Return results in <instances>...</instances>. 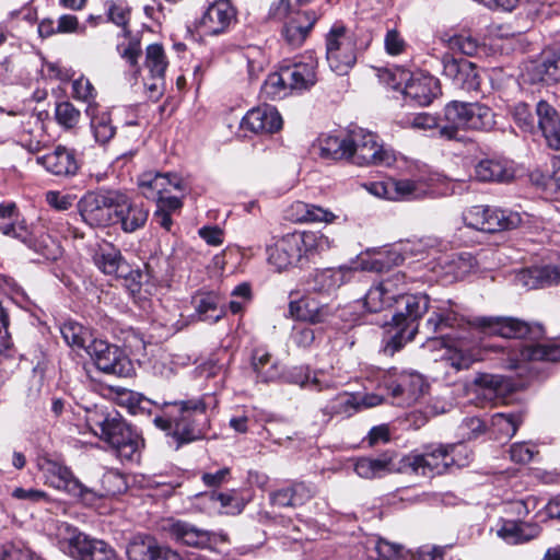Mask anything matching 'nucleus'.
Segmentation results:
<instances>
[{
  "label": "nucleus",
  "instance_id": "f257e3e1",
  "mask_svg": "<svg viewBox=\"0 0 560 560\" xmlns=\"http://www.w3.org/2000/svg\"><path fill=\"white\" fill-rule=\"evenodd\" d=\"M464 326L463 317L451 308L450 303L432 306V314L424 325L429 335H441V345L444 348L442 359L456 371L466 370L479 360V351L472 340L459 332L444 335L448 328L462 329Z\"/></svg>",
  "mask_w": 560,
  "mask_h": 560
},
{
  "label": "nucleus",
  "instance_id": "f03ea898",
  "mask_svg": "<svg viewBox=\"0 0 560 560\" xmlns=\"http://www.w3.org/2000/svg\"><path fill=\"white\" fill-rule=\"evenodd\" d=\"M138 186L143 197L156 202L153 215L156 223L170 231L171 215L183 207V199L189 191L187 180L173 172L147 171L138 177Z\"/></svg>",
  "mask_w": 560,
  "mask_h": 560
},
{
  "label": "nucleus",
  "instance_id": "7ed1b4c3",
  "mask_svg": "<svg viewBox=\"0 0 560 560\" xmlns=\"http://www.w3.org/2000/svg\"><path fill=\"white\" fill-rule=\"evenodd\" d=\"M164 407L163 415L153 422L173 439L176 448L205 436L209 418L203 399L164 402Z\"/></svg>",
  "mask_w": 560,
  "mask_h": 560
},
{
  "label": "nucleus",
  "instance_id": "20e7f679",
  "mask_svg": "<svg viewBox=\"0 0 560 560\" xmlns=\"http://www.w3.org/2000/svg\"><path fill=\"white\" fill-rule=\"evenodd\" d=\"M332 241L319 231L293 232L268 247V262L277 271L303 268L313 257L331 248Z\"/></svg>",
  "mask_w": 560,
  "mask_h": 560
},
{
  "label": "nucleus",
  "instance_id": "39448f33",
  "mask_svg": "<svg viewBox=\"0 0 560 560\" xmlns=\"http://www.w3.org/2000/svg\"><path fill=\"white\" fill-rule=\"evenodd\" d=\"M88 423L106 442L121 462H136L140 457L141 436L117 412H89Z\"/></svg>",
  "mask_w": 560,
  "mask_h": 560
},
{
  "label": "nucleus",
  "instance_id": "423d86ee",
  "mask_svg": "<svg viewBox=\"0 0 560 560\" xmlns=\"http://www.w3.org/2000/svg\"><path fill=\"white\" fill-rule=\"evenodd\" d=\"M468 451L463 444H430L422 453L412 452L402 456L405 474L433 477L444 474L450 467L468 465Z\"/></svg>",
  "mask_w": 560,
  "mask_h": 560
},
{
  "label": "nucleus",
  "instance_id": "0eeeda50",
  "mask_svg": "<svg viewBox=\"0 0 560 560\" xmlns=\"http://www.w3.org/2000/svg\"><path fill=\"white\" fill-rule=\"evenodd\" d=\"M397 312L393 315V325L397 329L386 342L384 353L393 355L400 350L407 341L413 339L418 331V320L430 307L427 294H406L395 302Z\"/></svg>",
  "mask_w": 560,
  "mask_h": 560
},
{
  "label": "nucleus",
  "instance_id": "6e6552de",
  "mask_svg": "<svg viewBox=\"0 0 560 560\" xmlns=\"http://www.w3.org/2000/svg\"><path fill=\"white\" fill-rule=\"evenodd\" d=\"M444 117L447 125L441 127L439 132L448 140L456 139L459 129L488 131L495 124L492 109L477 102L452 101L444 108Z\"/></svg>",
  "mask_w": 560,
  "mask_h": 560
},
{
  "label": "nucleus",
  "instance_id": "1a4fd4ad",
  "mask_svg": "<svg viewBox=\"0 0 560 560\" xmlns=\"http://www.w3.org/2000/svg\"><path fill=\"white\" fill-rule=\"evenodd\" d=\"M125 203V194L119 190H95L81 197L78 210L89 226L106 228L116 223L115 210Z\"/></svg>",
  "mask_w": 560,
  "mask_h": 560
},
{
  "label": "nucleus",
  "instance_id": "9d476101",
  "mask_svg": "<svg viewBox=\"0 0 560 560\" xmlns=\"http://www.w3.org/2000/svg\"><path fill=\"white\" fill-rule=\"evenodd\" d=\"M60 549L75 560H116L115 550L105 541L91 538L63 523L58 528Z\"/></svg>",
  "mask_w": 560,
  "mask_h": 560
},
{
  "label": "nucleus",
  "instance_id": "9b49d317",
  "mask_svg": "<svg viewBox=\"0 0 560 560\" xmlns=\"http://www.w3.org/2000/svg\"><path fill=\"white\" fill-rule=\"evenodd\" d=\"M326 60L332 72L346 75L357 62L353 36L342 25H334L326 35Z\"/></svg>",
  "mask_w": 560,
  "mask_h": 560
},
{
  "label": "nucleus",
  "instance_id": "f8f14e48",
  "mask_svg": "<svg viewBox=\"0 0 560 560\" xmlns=\"http://www.w3.org/2000/svg\"><path fill=\"white\" fill-rule=\"evenodd\" d=\"M349 159L357 165L390 166L396 158L393 150L377 142V136L364 129H354L350 132Z\"/></svg>",
  "mask_w": 560,
  "mask_h": 560
},
{
  "label": "nucleus",
  "instance_id": "ddd939ff",
  "mask_svg": "<svg viewBox=\"0 0 560 560\" xmlns=\"http://www.w3.org/2000/svg\"><path fill=\"white\" fill-rule=\"evenodd\" d=\"M463 221L470 229L494 233L517 228L522 218L518 212L511 210L489 206H472L463 212Z\"/></svg>",
  "mask_w": 560,
  "mask_h": 560
},
{
  "label": "nucleus",
  "instance_id": "4468645a",
  "mask_svg": "<svg viewBox=\"0 0 560 560\" xmlns=\"http://www.w3.org/2000/svg\"><path fill=\"white\" fill-rule=\"evenodd\" d=\"M366 188L378 198L395 201L423 199L432 194V186L424 177L388 178L384 182L371 183Z\"/></svg>",
  "mask_w": 560,
  "mask_h": 560
},
{
  "label": "nucleus",
  "instance_id": "2eb2a0df",
  "mask_svg": "<svg viewBox=\"0 0 560 560\" xmlns=\"http://www.w3.org/2000/svg\"><path fill=\"white\" fill-rule=\"evenodd\" d=\"M98 370L117 376H131L133 366L128 357L116 346L101 339H93L86 350Z\"/></svg>",
  "mask_w": 560,
  "mask_h": 560
},
{
  "label": "nucleus",
  "instance_id": "dca6fc26",
  "mask_svg": "<svg viewBox=\"0 0 560 560\" xmlns=\"http://www.w3.org/2000/svg\"><path fill=\"white\" fill-rule=\"evenodd\" d=\"M43 469L47 482L54 488L79 498L86 505H93L96 502L98 494L94 489L85 487L68 467L49 460L45 463Z\"/></svg>",
  "mask_w": 560,
  "mask_h": 560
},
{
  "label": "nucleus",
  "instance_id": "f3484780",
  "mask_svg": "<svg viewBox=\"0 0 560 560\" xmlns=\"http://www.w3.org/2000/svg\"><path fill=\"white\" fill-rule=\"evenodd\" d=\"M477 324L487 332L503 338H528L536 341L545 332L540 324H529L514 317H481L477 319Z\"/></svg>",
  "mask_w": 560,
  "mask_h": 560
},
{
  "label": "nucleus",
  "instance_id": "a211bd4d",
  "mask_svg": "<svg viewBox=\"0 0 560 560\" xmlns=\"http://www.w3.org/2000/svg\"><path fill=\"white\" fill-rule=\"evenodd\" d=\"M442 62L443 74L455 88L466 92L479 90L481 78L475 63L465 59H455L448 54L443 56Z\"/></svg>",
  "mask_w": 560,
  "mask_h": 560
},
{
  "label": "nucleus",
  "instance_id": "6ab92c4d",
  "mask_svg": "<svg viewBox=\"0 0 560 560\" xmlns=\"http://www.w3.org/2000/svg\"><path fill=\"white\" fill-rule=\"evenodd\" d=\"M400 78L406 80L402 93L416 105L428 106L440 93V82L436 78L425 73L400 71Z\"/></svg>",
  "mask_w": 560,
  "mask_h": 560
},
{
  "label": "nucleus",
  "instance_id": "aec40b11",
  "mask_svg": "<svg viewBox=\"0 0 560 560\" xmlns=\"http://www.w3.org/2000/svg\"><path fill=\"white\" fill-rule=\"evenodd\" d=\"M530 361H560V345L518 342L509 354L508 368L518 370Z\"/></svg>",
  "mask_w": 560,
  "mask_h": 560
},
{
  "label": "nucleus",
  "instance_id": "412c9836",
  "mask_svg": "<svg viewBox=\"0 0 560 560\" xmlns=\"http://www.w3.org/2000/svg\"><path fill=\"white\" fill-rule=\"evenodd\" d=\"M163 529L177 542L195 548L209 547L212 542L217 541L218 536L191 523L175 518L166 520Z\"/></svg>",
  "mask_w": 560,
  "mask_h": 560
},
{
  "label": "nucleus",
  "instance_id": "4be33fe9",
  "mask_svg": "<svg viewBox=\"0 0 560 560\" xmlns=\"http://www.w3.org/2000/svg\"><path fill=\"white\" fill-rule=\"evenodd\" d=\"M236 20V11L229 0H215L206 9L198 27L205 35L225 33Z\"/></svg>",
  "mask_w": 560,
  "mask_h": 560
},
{
  "label": "nucleus",
  "instance_id": "5701e85b",
  "mask_svg": "<svg viewBox=\"0 0 560 560\" xmlns=\"http://www.w3.org/2000/svg\"><path fill=\"white\" fill-rule=\"evenodd\" d=\"M354 471L361 478H380L387 474H404L402 456L400 458L393 452H385L378 457H360L355 460Z\"/></svg>",
  "mask_w": 560,
  "mask_h": 560
},
{
  "label": "nucleus",
  "instance_id": "b1692460",
  "mask_svg": "<svg viewBox=\"0 0 560 560\" xmlns=\"http://www.w3.org/2000/svg\"><path fill=\"white\" fill-rule=\"evenodd\" d=\"M242 126L255 133H273L281 129L282 118L275 107L262 105L248 110Z\"/></svg>",
  "mask_w": 560,
  "mask_h": 560
},
{
  "label": "nucleus",
  "instance_id": "393cba45",
  "mask_svg": "<svg viewBox=\"0 0 560 560\" xmlns=\"http://www.w3.org/2000/svg\"><path fill=\"white\" fill-rule=\"evenodd\" d=\"M320 15L322 13L312 9L298 12L294 18L284 22L281 32L283 38L291 46H301Z\"/></svg>",
  "mask_w": 560,
  "mask_h": 560
},
{
  "label": "nucleus",
  "instance_id": "a878e982",
  "mask_svg": "<svg viewBox=\"0 0 560 560\" xmlns=\"http://www.w3.org/2000/svg\"><path fill=\"white\" fill-rule=\"evenodd\" d=\"M516 281L522 287L533 290L560 284V262L534 266L522 270Z\"/></svg>",
  "mask_w": 560,
  "mask_h": 560
},
{
  "label": "nucleus",
  "instance_id": "bb28decb",
  "mask_svg": "<svg viewBox=\"0 0 560 560\" xmlns=\"http://www.w3.org/2000/svg\"><path fill=\"white\" fill-rule=\"evenodd\" d=\"M474 177L483 183H505L514 177V168L502 158H485L476 162Z\"/></svg>",
  "mask_w": 560,
  "mask_h": 560
},
{
  "label": "nucleus",
  "instance_id": "cd10ccee",
  "mask_svg": "<svg viewBox=\"0 0 560 560\" xmlns=\"http://www.w3.org/2000/svg\"><path fill=\"white\" fill-rule=\"evenodd\" d=\"M37 163L56 176H73L79 170L74 152L66 147L58 145L52 152L36 159Z\"/></svg>",
  "mask_w": 560,
  "mask_h": 560
},
{
  "label": "nucleus",
  "instance_id": "c85d7f7f",
  "mask_svg": "<svg viewBox=\"0 0 560 560\" xmlns=\"http://www.w3.org/2000/svg\"><path fill=\"white\" fill-rule=\"evenodd\" d=\"M283 69L284 78L289 80V86L292 91L307 90L317 81V60L313 56L303 57L301 61L294 62Z\"/></svg>",
  "mask_w": 560,
  "mask_h": 560
},
{
  "label": "nucleus",
  "instance_id": "c756f323",
  "mask_svg": "<svg viewBox=\"0 0 560 560\" xmlns=\"http://www.w3.org/2000/svg\"><path fill=\"white\" fill-rule=\"evenodd\" d=\"M289 314L298 320L318 324L331 316V310L328 305L320 304L314 298L303 296L299 300L290 301Z\"/></svg>",
  "mask_w": 560,
  "mask_h": 560
},
{
  "label": "nucleus",
  "instance_id": "7c9ffc66",
  "mask_svg": "<svg viewBox=\"0 0 560 560\" xmlns=\"http://www.w3.org/2000/svg\"><path fill=\"white\" fill-rule=\"evenodd\" d=\"M354 269L348 266L316 270L312 276L311 288L319 293H332L351 280Z\"/></svg>",
  "mask_w": 560,
  "mask_h": 560
},
{
  "label": "nucleus",
  "instance_id": "2f4dec72",
  "mask_svg": "<svg viewBox=\"0 0 560 560\" xmlns=\"http://www.w3.org/2000/svg\"><path fill=\"white\" fill-rule=\"evenodd\" d=\"M93 260L103 273L115 278L124 276L128 271V262L121 256L120 250L110 243L98 244Z\"/></svg>",
  "mask_w": 560,
  "mask_h": 560
},
{
  "label": "nucleus",
  "instance_id": "473e14b6",
  "mask_svg": "<svg viewBox=\"0 0 560 560\" xmlns=\"http://www.w3.org/2000/svg\"><path fill=\"white\" fill-rule=\"evenodd\" d=\"M538 126L549 148L560 150V116L546 101H539L536 106Z\"/></svg>",
  "mask_w": 560,
  "mask_h": 560
},
{
  "label": "nucleus",
  "instance_id": "72a5a7b5",
  "mask_svg": "<svg viewBox=\"0 0 560 560\" xmlns=\"http://www.w3.org/2000/svg\"><path fill=\"white\" fill-rule=\"evenodd\" d=\"M250 365L259 382H276L282 376L279 361L265 348L253 350Z\"/></svg>",
  "mask_w": 560,
  "mask_h": 560
},
{
  "label": "nucleus",
  "instance_id": "f704fd0d",
  "mask_svg": "<svg viewBox=\"0 0 560 560\" xmlns=\"http://www.w3.org/2000/svg\"><path fill=\"white\" fill-rule=\"evenodd\" d=\"M423 380L419 374L402 373L396 380L389 377L385 381V386L393 398L404 397L411 401L419 397L423 388Z\"/></svg>",
  "mask_w": 560,
  "mask_h": 560
},
{
  "label": "nucleus",
  "instance_id": "c9c22d12",
  "mask_svg": "<svg viewBox=\"0 0 560 560\" xmlns=\"http://www.w3.org/2000/svg\"><path fill=\"white\" fill-rule=\"evenodd\" d=\"M126 203L115 210L116 222L127 233H132L142 228L149 215V211L141 203L132 202L125 194Z\"/></svg>",
  "mask_w": 560,
  "mask_h": 560
},
{
  "label": "nucleus",
  "instance_id": "e433bc0d",
  "mask_svg": "<svg viewBox=\"0 0 560 560\" xmlns=\"http://www.w3.org/2000/svg\"><path fill=\"white\" fill-rule=\"evenodd\" d=\"M198 318L202 322L211 324L220 320L225 310L221 303L220 296L214 292H200L197 293L191 301Z\"/></svg>",
  "mask_w": 560,
  "mask_h": 560
},
{
  "label": "nucleus",
  "instance_id": "4c0bfd02",
  "mask_svg": "<svg viewBox=\"0 0 560 560\" xmlns=\"http://www.w3.org/2000/svg\"><path fill=\"white\" fill-rule=\"evenodd\" d=\"M0 233L16 240L27 236V225L14 202L0 203Z\"/></svg>",
  "mask_w": 560,
  "mask_h": 560
},
{
  "label": "nucleus",
  "instance_id": "58836bf2",
  "mask_svg": "<svg viewBox=\"0 0 560 560\" xmlns=\"http://www.w3.org/2000/svg\"><path fill=\"white\" fill-rule=\"evenodd\" d=\"M19 241L45 259L55 260L61 255L59 243L44 231L31 232L27 230V236L19 238Z\"/></svg>",
  "mask_w": 560,
  "mask_h": 560
},
{
  "label": "nucleus",
  "instance_id": "ea45409f",
  "mask_svg": "<svg viewBox=\"0 0 560 560\" xmlns=\"http://www.w3.org/2000/svg\"><path fill=\"white\" fill-rule=\"evenodd\" d=\"M18 141L31 153H36L44 148L46 135L38 117L32 116L23 124Z\"/></svg>",
  "mask_w": 560,
  "mask_h": 560
},
{
  "label": "nucleus",
  "instance_id": "a19ab883",
  "mask_svg": "<svg viewBox=\"0 0 560 560\" xmlns=\"http://www.w3.org/2000/svg\"><path fill=\"white\" fill-rule=\"evenodd\" d=\"M85 113L91 119L95 140L101 144L107 143L116 133L109 113L100 112L97 104L88 105Z\"/></svg>",
  "mask_w": 560,
  "mask_h": 560
},
{
  "label": "nucleus",
  "instance_id": "79ce46f5",
  "mask_svg": "<svg viewBox=\"0 0 560 560\" xmlns=\"http://www.w3.org/2000/svg\"><path fill=\"white\" fill-rule=\"evenodd\" d=\"M439 39L450 50L470 57L475 56L480 47L479 40L466 31L442 32L439 34Z\"/></svg>",
  "mask_w": 560,
  "mask_h": 560
},
{
  "label": "nucleus",
  "instance_id": "37998d69",
  "mask_svg": "<svg viewBox=\"0 0 560 560\" xmlns=\"http://www.w3.org/2000/svg\"><path fill=\"white\" fill-rule=\"evenodd\" d=\"M281 377L289 383L315 390H323L331 386V384L326 380L324 373L316 372L311 375V372L305 366H294L285 373L282 372Z\"/></svg>",
  "mask_w": 560,
  "mask_h": 560
},
{
  "label": "nucleus",
  "instance_id": "c03bdc74",
  "mask_svg": "<svg viewBox=\"0 0 560 560\" xmlns=\"http://www.w3.org/2000/svg\"><path fill=\"white\" fill-rule=\"evenodd\" d=\"M318 154L326 160L349 159L350 135L343 138L331 135L319 138Z\"/></svg>",
  "mask_w": 560,
  "mask_h": 560
},
{
  "label": "nucleus",
  "instance_id": "a18cd8bd",
  "mask_svg": "<svg viewBox=\"0 0 560 560\" xmlns=\"http://www.w3.org/2000/svg\"><path fill=\"white\" fill-rule=\"evenodd\" d=\"M366 549L374 552L371 558L377 560H408L409 557L408 551L402 546L377 537L368 539Z\"/></svg>",
  "mask_w": 560,
  "mask_h": 560
},
{
  "label": "nucleus",
  "instance_id": "49530a36",
  "mask_svg": "<svg viewBox=\"0 0 560 560\" xmlns=\"http://www.w3.org/2000/svg\"><path fill=\"white\" fill-rule=\"evenodd\" d=\"M538 533L539 528L536 525L517 523L513 521L504 522L502 527L498 530L499 536L509 544H520L527 541L536 537Z\"/></svg>",
  "mask_w": 560,
  "mask_h": 560
},
{
  "label": "nucleus",
  "instance_id": "de8ad7c7",
  "mask_svg": "<svg viewBox=\"0 0 560 560\" xmlns=\"http://www.w3.org/2000/svg\"><path fill=\"white\" fill-rule=\"evenodd\" d=\"M60 334L68 346L74 349L88 350L91 340L90 331L81 324L68 320L60 326Z\"/></svg>",
  "mask_w": 560,
  "mask_h": 560
},
{
  "label": "nucleus",
  "instance_id": "09e8293b",
  "mask_svg": "<svg viewBox=\"0 0 560 560\" xmlns=\"http://www.w3.org/2000/svg\"><path fill=\"white\" fill-rule=\"evenodd\" d=\"M358 401L355 394L340 393L323 408V413L350 417L358 411Z\"/></svg>",
  "mask_w": 560,
  "mask_h": 560
},
{
  "label": "nucleus",
  "instance_id": "8fccbe9b",
  "mask_svg": "<svg viewBox=\"0 0 560 560\" xmlns=\"http://www.w3.org/2000/svg\"><path fill=\"white\" fill-rule=\"evenodd\" d=\"M477 266L476 258L470 253L453 254L445 262L446 272L455 279H463L475 271Z\"/></svg>",
  "mask_w": 560,
  "mask_h": 560
},
{
  "label": "nucleus",
  "instance_id": "3c124183",
  "mask_svg": "<svg viewBox=\"0 0 560 560\" xmlns=\"http://www.w3.org/2000/svg\"><path fill=\"white\" fill-rule=\"evenodd\" d=\"M394 303V299L387 294L381 282L373 284L364 295V307L371 313L382 312Z\"/></svg>",
  "mask_w": 560,
  "mask_h": 560
},
{
  "label": "nucleus",
  "instance_id": "603ef678",
  "mask_svg": "<svg viewBox=\"0 0 560 560\" xmlns=\"http://www.w3.org/2000/svg\"><path fill=\"white\" fill-rule=\"evenodd\" d=\"M522 412H498L492 416V427L504 438L511 439L522 424Z\"/></svg>",
  "mask_w": 560,
  "mask_h": 560
},
{
  "label": "nucleus",
  "instance_id": "864d4df0",
  "mask_svg": "<svg viewBox=\"0 0 560 560\" xmlns=\"http://www.w3.org/2000/svg\"><path fill=\"white\" fill-rule=\"evenodd\" d=\"M108 21L122 28L125 35L129 34L127 26L130 21L131 9L124 0H110L105 3Z\"/></svg>",
  "mask_w": 560,
  "mask_h": 560
},
{
  "label": "nucleus",
  "instance_id": "5fc2aeb1",
  "mask_svg": "<svg viewBox=\"0 0 560 560\" xmlns=\"http://www.w3.org/2000/svg\"><path fill=\"white\" fill-rule=\"evenodd\" d=\"M124 35L125 42L117 44V51L119 56L125 59L131 68L135 69V74L139 73L138 59L141 55V43L136 36Z\"/></svg>",
  "mask_w": 560,
  "mask_h": 560
},
{
  "label": "nucleus",
  "instance_id": "6e6d98bb",
  "mask_svg": "<svg viewBox=\"0 0 560 560\" xmlns=\"http://www.w3.org/2000/svg\"><path fill=\"white\" fill-rule=\"evenodd\" d=\"M288 90H290L289 80L284 78L283 68L280 72L269 74L261 88L262 94L270 100L282 98Z\"/></svg>",
  "mask_w": 560,
  "mask_h": 560
},
{
  "label": "nucleus",
  "instance_id": "4d7b16f0",
  "mask_svg": "<svg viewBox=\"0 0 560 560\" xmlns=\"http://www.w3.org/2000/svg\"><path fill=\"white\" fill-rule=\"evenodd\" d=\"M145 68L150 74L164 75L167 60L162 45L151 44L145 49Z\"/></svg>",
  "mask_w": 560,
  "mask_h": 560
},
{
  "label": "nucleus",
  "instance_id": "13d9d810",
  "mask_svg": "<svg viewBox=\"0 0 560 560\" xmlns=\"http://www.w3.org/2000/svg\"><path fill=\"white\" fill-rule=\"evenodd\" d=\"M55 117L62 128L73 129L80 121L81 113L72 103L65 101L56 105Z\"/></svg>",
  "mask_w": 560,
  "mask_h": 560
},
{
  "label": "nucleus",
  "instance_id": "bf43d9fd",
  "mask_svg": "<svg viewBox=\"0 0 560 560\" xmlns=\"http://www.w3.org/2000/svg\"><path fill=\"white\" fill-rule=\"evenodd\" d=\"M101 483L102 491L94 490L98 494L96 501L102 497L115 495L126 489L124 476L116 470L106 471L101 479Z\"/></svg>",
  "mask_w": 560,
  "mask_h": 560
},
{
  "label": "nucleus",
  "instance_id": "052dcab7",
  "mask_svg": "<svg viewBox=\"0 0 560 560\" xmlns=\"http://www.w3.org/2000/svg\"><path fill=\"white\" fill-rule=\"evenodd\" d=\"M159 545L152 539L132 542L127 555L129 560H156Z\"/></svg>",
  "mask_w": 560,
  "mask_h": 560
},
{
  "label": "nucleus",
  "instance_id": "680f3d73",
  "mask_svg": "<svg viewBox=\"0 0 560 560\" xmlns=\"http://www.w3.org/2000/svg\"><path fill=\"white\" fill-rule=\"evenodd\" d=\"M210 500L220 503V512L224 514H238L244 509V503L235 494V492H211L209 495Z\"/></svg>",
  "mask_w": 560,
  "mask_h": 560
},
{
  "label": "nucleus",
  "instance_id": "e2e57ef3",
  "mask_svg": "<svg viewBox=\"0 0 560 560\" xmlns=\"http://www.w3.org/2000/svg\"><path fill=\"white\" fill-rule=\"evenodd\" d=\"M404 128H411L419 131H429L439 127L438 118L429 113H418L405 117L401 120Z\"/></svg>",
  "mask_w": 560,
  "mask_h": 560
},
{
  "label": "nucleus",
  "instance_id": "0e129e2a",
  "mask_svg": "<svg viewBox=\"0 0 560 560\" xmlns=\"http://www.w3.org/2000/svg\"><path fill=\"white\" fill-rule=\"evenodd\" d=\"M380 282L383 288L386 289L387 294L392 295L394 302L398 301L402 295L407 294L406 275L400 271L392 273L387 278L382 279Z\"/></svg>",
  "mask_w": 560,
  "mask_h": 560
},
{
  "label": "nucleus",
  "instance_id": "69168bd1",
  "mask_svg": "<svg viewBox=\"0 0 560 560\" xmlns=\"http://www.w3.org/2000/svg\"><path fill=\"white\" fill-rule=\"evenodd\" d=\"M72 96L75 100L86 102L88 105L96 104V91L89 79L81 75L72 82Z\"/></svg>",
  "mask_w": 560,
  "mask_h": 560
},
{
  "label": "nucleus",
  "instance_id": "338daca9",
  "mask_svg": "<svg viewBox=\"0 0 560 560\" xmlns=\"http://www.w3.org/2000/svg\"><path fill=\"white\" fill-rule=\"evenodd\" d=\"M2 560H39V558L24 544L10 542L2 547Z\"/></svg>",
  "mask_w": 560,
  "mask_h": 560
},
{
  "label": "nucleus",
  "instance_id": "774afa93",
  "mask_svg": "<svg viewBox=\"0 0 560 560\" xmlns=\"http://www.w3.org/2000/svg\"><path fill=\"white\" fill-rule=\"evenodd\" d=\"M289 489L292 493L293 508L305 504L316 493L315 486L304 481H295L289 485Z\"/></svg>",
  "mask_w": 560,
  "mask_h": 560
}]
</instances>
